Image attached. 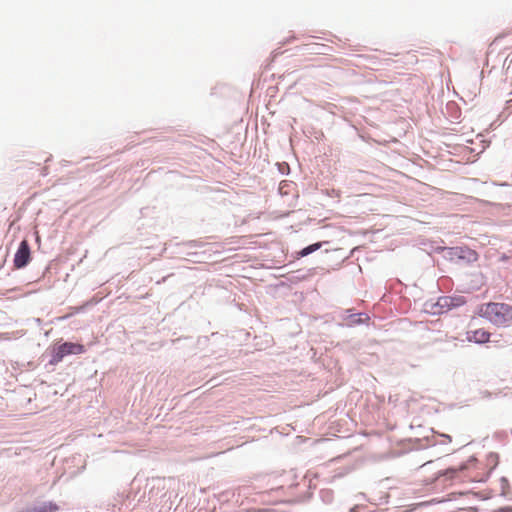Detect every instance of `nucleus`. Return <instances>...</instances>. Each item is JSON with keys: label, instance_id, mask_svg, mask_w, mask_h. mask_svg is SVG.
I'll list each match as a JSON object with an SVG mask.
<instances>
[{"label": "nucleus", "instance_id": "obj_6", "mask_svg": "<svg viewBox=\"0 0 512 512\" xmlns=\"http://www.w3.org/2000/svg\"><path fill=\"white\" fill-rule=\"evenodd\" d=\"M59 507L53 502H46L42 506L35 508L34 512H56Z\"/></svg>", "mask_w": 512, "mask_h": 512}, {"label": "nucleus", "instance_id": "obj_4", "mask_svg": "<svg viewBox=\"0 0 512 512\" xmlns=\"http://www.w3.org/2000/svg\"><path fill=\"white\" fill-rule=\"evenodd\" d=\"M30 261V247L27 240H23L14 257V266L16 268L25 267Z\"/></svg>", "mask_w": 512, "mask_h": 512}, {"label": "nucleus", "instance_id": "obj_3", "mask_svg": "<svg viewBox=\"0 0 512 512\" xmlns=\"http://www.w3.org/2000/svg\"><path fill=\"white\" fill-rule=\"evenodd\" d=\"M447 256L452 261H464L467 263H472L478 260L477 252L468 247L448 248Z\"/></svg>", "mask_w": 512, "mask_h": 512}, {"label": "nucleus", "instance_id": "obj_7", "mask_svg": "<svg viewBox=\"0 0 512 512\" xmlns=\"http://www.w3.org/2000/svg\"><path fill=\"white\" fill-rule=\"evenodd\" d=\"M321 247V243H314V244H311L307 247H305L304 249H302L300 252H299V255L301 257H305L307 255H309L310 253H313L315 252L316 250H318L319 248Z\"/></svg>", "mask_w": 512, "mask_h": 512}, {"label": "nucleus", "instance_id": "obj_5", "mask_svg": "<svg viewBox=\"0 0 512 512\" xmlns=\"http://www.w3.org/2000/svg\"><path fill=\"white\" fill-rule=\"evenodd\" d=\"M489 339L490 333L484 329H477L474 331L467 332V340L470 342L483 344L488 342Z\"/></svg>", "mask_w": 512, "mask_h": 512}, {"label": "nucleus", "instance_id": "obj_2", "mask_svg": "<svg viewBox=\"0 0 512 512\" xmlns=\"http://www.w3.org/2000/svg\"><path fill=\"white\" fill-rule=\"evenodd\" d=\"M85 348L82 344L65 342L53 349L52 357L49 361L51 365H56L63 360L67 355L82 354Z\"/></svg>", "mask_w": 512, "mask_h": 512}, {"label": "nucleus", "instance_id": "obj_1", "mask_svg": "<svg viewBox=\"0 0 512 512\" xmlns=\"http://www.w3.org/2000/svg\"><path fill=\"white\" fill-rule=\"evenodd\" d=\"M477 313L496 326H506L512 321V306L505 303H485L478 307Z\"/></svg>", "mask_w": 512, "mask_h": 512}]
</instances>
